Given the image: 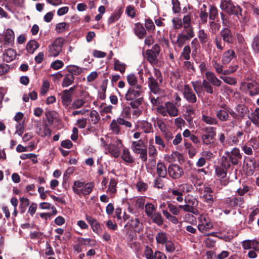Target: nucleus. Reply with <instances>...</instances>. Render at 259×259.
Instances as JSON below:
<instances>
[{
	"instance_id": "nucleus-17",
	"label": "nucleus",
	"mask_w": 259,
	"mask_h": 259,
	"mask_svg": "<svg viewBox=\"0 0 259 259\" xmlns=\"http://www.w3.org/2000/svg\"><path fill=\"white\" fill-rule=\"evenodd\" d=\"M147 83L151 93L154 94H161L162 90L160 89L159 83L152 75L148 77Z\"/></svg>"
},
{
	"instance_id": "nucleus-63",
	"label": "nucleus",
	"mask_w": 259,
	"mask_h": 259,
	"mask_svg": "<svg viewBox=\"0 0 259 259\" xmlns=\"http://www.w3.org/2000/svg\"><path fill=\"white\" fill-rule=\"evenodd\" d=\"M68 71L69 74L74 75H79L82 72V69L77 66H72L68 68Z\"/></svg>"
},
{
	"instance_id": "nucleus-34",
	"label": "nucleus",
	"mask_w": 259,
	"mask_h": 259,
	"mask_svg": "<svg viewBox=\"0 0 259 259\" xmlns=\"http://www.w3.org/2000/svg\"><path fill=\"white\" fill-rule=\"evenodd\" d=\"M156 171L159 177L165 178L167 174V169L165 164L162 162H158L156 166Z\"/></svg>"
},
{
	"instance_id": "nucleus-10",
	"label": "nucleus",
	"mask_w": 259,
	"mask_h": 259,
	"mask_svg": "<svg viewBox=\"0 0 259 259\" xmlns=\"http://www.w3.org/2000/svg\"><path fill=\"white\" fill-rule=\"evenodd\" d=\"M185 204L181 206L183 211L191 212L195 215L198 214V211L196 208L198 201L195 197L192 196H188L185 199Z\"/></svg>"
},
{
	"instance_id": "nucleus-62",
	"label": "nucleus",
	"mask_w": 259,
	"mask_h": 259,
	"mask_svg": "<svg viewBox=\"0 0 259 259\" xmlns=\"http://www.w3.org/2000/svg\"><path fill=\"white\" fill-rule=\"evenodd\" d=\"M185 147L188 150L189 157L193 158L196 153V149L190 143H186Z\"/></svg>"
},
{
	"instance_id": "nucleus-41",
	"label": "nucleus",
	"mask_w": 259,
	"mask_h": 259,
	"mask_svg": "<svg viewBox=\"0 0 259 259\" xmlns=\"http://www.w3.org/2000/svg\"><path fill=\"white\" fill-rule=\"evenodd\" d=\"M229 167H225L223 163H221V165L217 166L215 167V172L218 177L221 179L225 178L227 176L226 169Z\"/></svg>"
},
{
	"instance_id": "nucleus-30",
	"label": "nucleus",
	"mask_w": 259,
	"mask_h": 259,
	"mask_svg": "<svg viewBox=\"0 0 259 259\" xmlns=\"http://www.w3.org/2000/svg\"><path fill=\"white\" fill-rule=\"evenodd\" d=\"M246 87L251 96L259 94V85L256 82H248Z\"/></svg>"
},
{
	"instance_id": "nucleus-38",
	"label": "nucleus",
	"mask_w": 259,
	"mask_h": 259,
	"mask_svg": "<svg viewBox=\"0 0 259 259\" xmlns=\"http://www.w3.org/2000/svg\"><path fill=\"white\" fill-rule=\"evenodd\" d=\"M190 40V38L184 35V33H180L177 35L176 45L179 48H182L187 41Z\"/></svg>"
},
{
	"instance_id": "nucleus-2",
	"label": "nucleus",
	"mask_w": 259,
	"mask_h": 259,
	"mask_svg": "<svg viewBox=\"0 0 259 259\" xmlns=\"http://www.w3.org/2000/svg\"><path fill=\"white\" fill-rule=\"evenodd\" d=\"M222 158V163L226 167H230L231 164L237 165L242 158V155L237 148H234L230 152H225Z\"/></svg>"
},
{
	"instance_id": "nucleus-31",
	"label": "nucleus",
	"mask_w": 259,
	"mask_h": 259,
	"mask_svg": "<svg viewBox=\"0 0 259 259\" xmlns=\"http://www.w3.org/2000/svg\"><path fill=\"white\" fill-rule=\"evenodd\" d=\"M95 185L93 182H89L84 183L82 188H81L79 192V195L82 194L84 196L89 195L92 192Z\"/></svg>"
},
{
	"instance_id": "nucleus-50",
	"label": "nucleus",
	"mask_w": 259,
	"mask_h": 259,
	"mask_svg": "<svg viewBox=\"0 0 259 259\" xmlns=\"http://www.w3.org/2000/svg\"><path fill=\"white\" fill-rule=\"evenodd\" d=\"M202 120L209 125H216L218 123V120L216 118L205 114L202 115Z\"/></svg>"
},
{
	"instance_id": "nucleus-5",
	"label": "nucleus",
	"mask_w": 259,
	"mask_h": 259,
	"mask_svg": "<svg viewBox=\"0 0 259 259\" xmlns=\"http://www.w3.org/2000/svg\"><path fill=\"white\" fill-rule=\"evenodd\" d=\"M221 9L229 15H234L238 18L241 16L242 9L238 5H234L231 0H221Z\"/></svg>"
},
{
	"instance_id": "nucleus-14",
	"label": "nucleus",
	"mask_w": 259,
	"mask_h": 259,
	"mask_svg": "<svg viewBox=\"0 0 259 259\" xmlns=\"http://www.w3.org/2000/svg\"><path fill=\"white\" fill-rule=\"evenodd\" d=\"M117 142H118L117 145L113 144L105 145V154H110L115 158L118 157L120 155V150L118 145H120L121 147H123V146L120 140H118Z\"/></svg>"
},
{
	"instance_id": "nucleus-48",
	"label": "nucleus",
	"mask_w": 259,
	"mask_h": 259,
	"mask_svg": "<svg viewBox=\"0 0 259 259\" xmlns=\"http://www.w3.org/2000/svg\"><path fill=\"white\" fill-rule=\"evenodd\" d=\"M145 29L149 32H154L155 30V25L150 18L145 19Z\"/></svg>"
},
{
	"instance_id": "nucleus-42",
	"label": "nucleus",
	"mask_w": 259,
	"mask_h": 259,
	"mask_svg": "<svg viewBox=\"0 0 259 259\" xmlns=\"http://www.w3.org/2000/svg\"><path fill=\"white\" fill-rule=\"evenodd\" d=\"M126 65L119 61L118 60H115L114 63V69L115 71H119L121 73H123L125 72Z\"/></svg>"
},
{
	"instance_id": "nucleus-60",
	"label": "nucleus",
	"mask_w": 259,
	"mask_h": 259,
	"mask_svg": "<svg viewBox=\"0 0 259 259\" xmlns=\"http://www.w3.org/2000/svg\"><path fill=\"white\" fill-rule=\"evenodd\" d=\"M155 124L158 127L162 133H165L167 131V127L162 119H157Z\"/></svg>"
},
{
	"instance_id": "nucleus-61",
	"label": "nucleus",
	"mask_w": 259,
	"mask_h": 259,
	"mask_svg": "<svg viewBox=\"0 0 259 259\" xmlns=\"http://www.w3.org/2000/svg\"><path fill=\"white\" fill-rule=\"evenodd\" d=\"M113 106L111 105H102L100 107V113L101 115L104 116L107 113H112Z\"/></svg>"
},
{
	"instance_id": "nucleus-26",
	"label": "nucleus",
	"mask_w": 259,
	"mask_h": 259,
	"mask_svg": "<svg viewBox=\"0 0 259 259\" xmlns=\"http://www.w3.org/2000/svg\"><path fill=\"white\" fill-rule=\"evenodd\" d=\"M235 110L238 120L240 121L243 119L249 112L248 107L242 104L238 105L235 108Z\"/></svg>"
},
{
	"instance_id": "nucleus-39",
	"label": "nucleus",
	"mask_w": 259,
	"mask_h": 259,
	"mask_svg": "<svg viewBox=\"0 0 259 259\" xmlns=\"http://www.w3.org/2000/svg\"><path fill=\"white\" fill-rule=\"evenodd\" d=\"M183 205H179V206H177L171 203H167V208L168 209L169 212L174 215H178L181 212V209H182Z\"/></svg>"
},
{
	"instance_id": "nucleus-28",
	"label": "nucleus",
	"mask_w": 259,
	"mask_h": 259,
	"mask_svg": "<svg viewBox=\"0 0 259 259\" xmlns=\"http://www.w3.org/2000/svg\"><path fill=\"white\" fill-rule=\"evenodd\" d=\"M15 34L11 29H7L4 33V41L5 44L12 45L14 44Z\"/></svg>"
},
{
	"instance_id": "nucleus-35",
	"label": "nucleus",
	"mask_w": 259,
	"mask_h": 259,
	"mask_svg": "<svg viewBox=\"0 0 259 259\" xmlns=\"http://www.w3.org/2000/svg\"><path fill=\"white\" fill-rule=\"evenodd\" d=\"M248 118L256 126L259 127V108H256L251 112Z\"/></svg>"
},
{
	"instance_id": "nucleus-19",
	"label": "nucleus",
	"mask_w": 259,
	"mask_h": 259,
	"mask_svg": "<svg viewBox=\"0 0 259 259\" xmlns=\"http://www.w3.org/2000/svg\"><path fill=\"white\" fill-rule=\"evenodd\" d=\"M203 193V197L205 202L211 205L213 202V191L207 186H204L202 190H200Z\"/></svg>"
},
{
	"instance_id": "nucleus-29",
	"label": "nucleus",
	"mask_w": 259,
	"mask_h": 259,
	"mask_svg": "<svg viewBox=\"0 0 259 259\" xmlns=\"http://www.w3.org/2000/svg\"><path fill=\"white\" fill-rule=\"evenodd\" d=\"M235 57V52L232 50H229L224 53L222 59V63L224 64H228Z\"/></svg>"
},
{
	"instance_id": "nucleus-22",
	"label": "nucleus",
	"mask_w": 259,
	"mask_h": 259,
	"mask_svg": "<svg viewBox=\"0 0 259 259\" xmlns=\"http://www.w3.org/2000/svg\"><path fill=\"white\" fill-rule=\"evenodd\" d=\"M17 55L15 50L12 48L6 49L3 53V59L7 62H10L16 59Z\"/></svg>"
},
{
	"instance_id": "nucleus-46",
	"label": "nucleus",
	"mask_w": 259,
	"mask_h": 259,
	"mask_svg": "<svg viewBox=\"0 0 259 259\" xmlns=\"http://www.w3.org/2000/svg\"><path fill=\"white\" fill-rule=\"evenodd\" d=\"M20 202L19 208L20 211L22 213H23L25 211L26 207L29 204V200L24 197H21L20 198Z\"/></svg>"
},
{
	"instance_id": "nucleus-45",
	"label": "nucleus",
	"mask_w": 259,
	"mask_h": 259,
	"mask_svg": "<svg viewBox=\"0 0 259 259\" xmlns=\"http://www.w3.org/2000/svg\"><path fill=\"white\" fill-rule=\"evenodd\" d=\"M74 77L72 74H66L63 78V80L62 83L63 87H67L70 85L74 81Z\"/></svg>"
},
{
	"instance_id": "nucleus-12",
	"label": "nucleus",
	"mask_w": 259,
	"mask_h": 259,
	"mask_svg": "<svg viewBox=\"0 0 259 259\" xmlns=\"http://www.w3.org/2000/svg\"><path fill=\"white\" fill-rule=\"evenodd\" d=\"M199 224L197 228L199 231L202 233H205L208 230L213 227L212 223L210 220L205 215H201L198 218Z\"/></svg>"
},
{
	"instance_id": "nucleus-9",
	"label": "nucleus",
	"mask_w": 259,
	"mask_h": 259,
	"mask_svg": "<svg viewBox=\"0 0 259 259\" xmlns=\"http://www.w3.org/2000/svg\"><path fill=\"white\" fill-rule=\"evenodd\" d=\"M65 40L62 37L56 38L48 47V53L49 56L56 57L58 56L62 51L63 46Z\"/></svg>"
},
{
	"instance_id": "nucleus-54",
	"label": "nucleus",
	"mask_w": 259,
	"mask_h": 259,
	"mask_svg": "<svg viewBox=\"0 0 259 259\" xmlns=\"http://www.w3.org/2000/svg\"><path fill=\"white\" fill-rule=\"evenodd\" d=\"M191 49L189 45L185 46L181 54L180 57L184 58L186 60H188L190 58Z\"/></svg>"
},
{
	"instance_id": "nucleus-3",
	"label": "nucleus",
	"mask_w": 259,
	"mask_h": 259,
	"mask_svg": "<svg viewBox=\"0 0 259 259\" xmlns=\"http://www.w3.org/2000/svg\"><path fill=\"white\" fill-rule=\"evenodd\" d=\"M156 111L162 116L176 117L179 115V109L171 102H166L164 105H160L156 108Z\"/></svg>"
},
{
	"instance_id": "nucleus-6",
	"label": "nucleus",
	"mask_w": 259,
	"mask_h": 259,
	"mask_svg": "<svg viewBox=\"0 0 259 259\" xmlns=\"http://www.w3.org/2000/svg\"><path fill=\"white\" fill-rule=\"evenodd\" d=\"M191 187V186L187 184H182L178 187L169 189L168 192L171 198L176 199L178 202H182L183 201L184 193L189 192Z\"/></svg>"
},
{
	"instance_id": "nucleus-24",
	"label": "nucleus",
	"mask_w": 259,
	"mask_h": 259,
	"mask_svg": "<svg viewBox=\"0 0 259 259\" xmlns=\"http://www.w3.org/2000/svg\"><path fill=\"white\" fill-rule=\"evenodd\" d=\"M134 31L135 35L141 39H143L147 34L146 30L139 22L134 24Z\"/></svg>"
},
{
	"instance_id": "nucleus-16",
	"label": "nucleus",
	"mask_w": 259,
	"mask_h": 259,
	"mask_svg": "<svg viewBox=\"0 0 259 259\" xmlns=\"http://www.w3.org/2000/svg\"><path fill=\"white\" fill-rule=\"evenodd\" d=\"M184 98L189 103H195L197 101V97L192 89L188 84H185L183 90Z\"/></svg>"
},
{
	"instance_id": "nucleus-1",
	"label": "nucleus",
	"mask_w": 259,
	"mask_h": 259,
	"mask_svg": "<svg viewBox=\"0 0 259 259\" xmlns=\"http://www.w3.org/2000/svg\"><path fill=\"white\" fill-rule=\"evenodd\" d=\"M143 91L141 85L130 87L127 90L125 95V100L129 102L131 107L140 106L143 102Z\"/></svg>"
},
{
	"instance_id": "nucleus-43",
	"label": "nucleus",
	"mask_w": 259,
	"mask_h": 259,
	"mask_svg": "<svg viewBox=\"0 0 259 259\" xmlns=\"http://www.w3.org/2000/svg\"><path fill=\"white\" fill-rule=\"evenodd\" d=\"M198 37L200 43L203 45L208 42L209 40L208 35L205 32L203 29H200L198 32Z\"/></svg>"
},
{
	"instance_id": "nucleus-20",
	"label": "nucleus",
	"mask_w": 259,
	"mask_h": 259,
	"mask_svg": "<svg viewBox=\"0 0 259 259\" xmlns=\"http://www.w3.org/2000/svg\"><path fill=\"white\" fill-rule=\"evenodd\" d=\"M245 138L244 132L242 131H239L234 135L231 136L229 140L232 145H238L244 141Z\"/></svg>"
},
{
	"instance_id": "nucleus-13",
	"label": "nucleus",
	"mask_w": 259,
	"mask_h": 259,
	"mask_svg": "<svg viewBox=\"0 0 259 259\" xmlns=\"http://www.w3.org/2000/svg\"><path fill=\"white\" fill-rule=\"evenodd\" d=\"M135 130H142L145 134L153 132L152 125L150 122L145 120H138L135 124Z\"/></svg>"
},
{
	"instance_id": "nucleus-55",
	"label": "nucleus",
	"mask_w": 259,
	"mask_h": 259,
	"mask_svg": "<svg viewBox=\"0 0 259 259\" xmlns=\"http://www.w3.org/2000/svg\"><path fill=\"white\" fill-rule=\"evenodd\" d=\"M126 79L128 83L131 86V87H136L138 85V79L134 74L131 73L127 75Z\"/></svg>"
},
{
	"instance_id": "nucleus-33",
	"label": "nucleus",
	"mask_w": 259,
	"mask_h": 259,
	"mask_svg": "<svg viewBox=\"0 0 259 259\" xmlns=\"http://www.w3.org/2000/svg\"><path fill=\"white\" fill-rule=\"evenodd\" d=\"M121 158L124 161L128 163H132L134 161V159L130 151L125 147H124L122 150Z\"/></svg>"
},
{
	"instance_id": "nucleus-23",
	"label": "nucleus",
	"mask_w": 259,
	"mask_h": 259,
	"mask_svg": "<svg viewBox=\"0 0 259 259\" xmlns=\"http://www.w3.org/2000/svg\"><path fill=\"white\" fill-rule=\"evenodd\" d=\"M242 247L244 249H253L259 250V242L256 240H246L242 243Z\"/></svg>"
},
{
	"instance_id": "nucleus-58",
	"label": "nucleus",
	"mask_w": 259,
	"mask_h": 259,
	"mask_svg": "<svg viewBox=\"0 0 259 259\" xmlns=\"http://www.w3.org/2000/svg\"><path fill=\"white\" fill-rule=\"evenodd\" d=\"M68 24L66 22H61L56 25L55 29L58 33H61L68 29Z\"/></svg>"
},
{
	"instance_id": "nucleus-32",
	"label": "nucleus",
	"mask_w": 259,
	"mask_h": 259,
	"mask_svg": "<svg viewBox=\"0 0 259 259\" xmlns=\"http://www.w3.org/2000/svg\"><path fill=\"white\" fill-rule=\"evenodd\" d=\"M144 148L146 147L145 145L144 141L141 139L132 142L131 148L132 151L135 153L139 152V151L142 150Z\"/></svg>"
},
{
	"instance_id": "nucleus-4",
	"label": "nucleus",
	"mask_w": 259,
	"mask_h": 259,
	"mask_svg": "<svg viewBox=\"0 0 259 259\" xmlns=\"http://www.w3.org/2000/svg\"><path fill=\"white\" fill-rule=\"evenodd\" d=\"M192 87L195 93L199 97H202L204 95V92L210 94L213 93V88L206 80L201 81H192Z\"/></svg>"
},
{
	"instance_id": "nucleus-27",
	"label": "nucleus",
	"mask_w": 259,
	"mask_h": 259,
	"mask_svg": "<svg viewBox=\"0 0 259 259\" xmlns=\"http://www.w3.org/2000/svg\"><path fill=\"white\" fill-rule=\"evenodd\" d=\"M220 37L223 38L224 42H226L228 44H232L233 42V37L231 30L227 28H224L220 32Z\"/></svg>"
},
{
	"instance_id": "nucleus-11",
	"label": "nucleus",
	"mask_w": 259,
	"mask_h": 259,
	"mask_svg": "<svg viewBox=\"0 0 259 259\" xmlns=\"http://www.w3.org/2000/svg\"><path fill=\"white\" fill-rule=\"evenodd\" d=\"M160 51V47L157 44L154 45L152 49L146 51V58L152 65H156L158 62L157 56Z\"/></svg>"
},
{
	"instance_id": "nucleus-44",
	"label": "nucleus",
	"mask_w": 259,
	"mask_h": 259,
	"mask_svg": "<svg viewBox=\"0 0 259 259\" xmlns=\"http://www.w3.org/2000/svg\"><path fill=\"white\" fill-rule=\"evenodd\" d=\"M37 133L41 137L50 136L51 134V130L47 124L40 127Z\"/></svg>"
},
{
	"instance_id": "nucleus-36",
	"label": "nucleus",
	"mask_w": 259,
	"mask_h": 259,
	"mask_svg": "<svg viewBox=\"0 0 259 259\" xmlns=\"http://www.w3.org/2000/svg\"><path fill=\"white\" fill-rule=\"evenodd\" d=\"M155 239L157 244L164 245L168 241L167 235L162 231L158 232L155 236Z\"/></svg>"
},
{
	"instance_id": "nucleus-25",
	"label": "nucleus",
	"mask_w": 259,
	"mask_h": 259,
	"mask_svg": "<svg viewBox=\"0 0 259 259\" xmlns=\"http://www.w3.org/2000/svg\"><path fill=\"white\" fill-rule=\"evenodd\" d=\"M206 80L214 86L220 87L221 85L222 81L219 79L213 72L211 71H206L205 73Z\"/></svg>"
},
{
	"instance_id": "nucleus-51",
	"label": "nucleus",
	"mask_w": 259,
	"mask_h": 259,
	"mask_svg": "<svg viewBox=\"0 0 259 259\" xmlns=\"http://www.w3.org/2000/svg\"><path fill=\"white\" fill-rule=\"evenodd\" d=\"M162 212L168 221L171 222L174 224H178L179 221L178 219L175 216H174V215L171 214L170 212H169L167 210H162Z\"/></svg>"
},
{
	"instance_id": "nucleus-40",
	"label": "nucleus",
	"mask_w": 259,
	"mask_h": 259,
	"mask_svg": "<svg viewBox=\"0 0 259 259\" xmlns=\"http://www.w3.org/2000/svg\"><path fill=\"white\" fill-rule=\"evenodd\" d=\"M61 98L62 104L64 106H67L70 103L72 100L71 93L69 92V91L65 90L62 93Z\"/></svg>"
},
{
	"instance_id": "nucleus-49",
	"label": "nucleus",
	"mask_w": 259,
	"mask_h": 259,
	"mask_svg": "<svg viewBox=\"0 0 259 259\" xmlns=\"http://www.w3.org/2000/svg\"><path fill=\"white\" fill-rule=\"evenodd\" d=\"M145 213L148 217H151L156 212V207L151 203H148L145 205Z\"/></svg>"
},
{
	"instance_id": "nucleus-57",
	"label": "nucleus",
	"mask_w": 259,
	"mask_h": 259,
	"mask_svg": "<svg viewBox=\"0 0 259 259\" xmlns=\"http://www.w3.org/2000/svg\"><path fill=\"white\" fill-rule=\"evenodd\" d=\"M183 28L184 29L182 33H184V35L189 38L191 39L195 36V33L192 26H187V27Z\"/></svg>"
},
{
	"instance_id": "nucleus-56",
	"label": "nucleus",
	"mask_w": 259,
	"mask_h": 259,
	"mask_svg": "<svg viewBox=\"0 0 259 259\" xmlns=\"http://www.w3.org/2000/svg\"><path fill=\"white\" fill-rule=\"evenodd\" d=\"M231 206L241 205L243 203V199L241 197H233L228 202Z\"/></svg>"
},
{
	"instance_id": "nucleus-64",
	"label": "nucleus",
	"mask_w": 259,
	"mask_h": 259,
	"mask_svg": "<svg viewBox=\"0 0 259 259\" xmlns=\"http://www.w3.org/2000/svg\"><path fill=\"white\" fill-rule=\"evenodd\" d=\"M116 181L114 179H111L110 181L108 191L111 194H114L116 192Z\"/></svg>"
},
{
	"instance_id": "nucleus-7",
	"label": "nucleus",
	"mask_w": 259,
	"mask_h": 259,
	"mask_svg": "<svg viewBox=\"0 0 259 259\" xmlns=\"http://www.w3.org/2000/svg\"><path fill=\"white\" fill-rule=\"evenodd\" d=\"M120 125H124L125 127L129 128L132 126V124L130 121L125 120L122 117H118L112 120L109 125V130L113 134L119 135L121 133Z\"/></svg>"
},
{
	"instance_id": "nucleus-15",
	"label": "nucleus",
	"mask_w": 259,
	"mask_h": 259,
	"mask_svg": "<svg viewBox=\"0 0 259 259\" xmlns=\"http://www.w3.org/2000/svg\"><path fill=\"white\" fill-rule=\"evenodd\" d=\"M168 174L172 179H179L184 174L183 168L176 164H171L167 168Z\"/></svg>"
},
{
	"instance_id": "nucleus-37",
	"label": "nucleus",
	"mask_w": 259,
	"mask_h": 259,
	"mask_svg": "<svg viewBox=\"0 0 259 259\" xmlns=\"http://www.w3.org/2000/svg\"><path fill=\"white\" fill-rule=\"evenodd\" d=\"M39 47V45L36 40H31L27 43L26 49L28 53L33 54Z\"/></svg>"
},
{
	"instance_id": "nucleus-52",
	"label": "nucleus",
	"mask_w": 259,
	"mask_h": 259,
	"mask_svg": "<svg viewBox=\"0 0 259 259\" xmlns=\"http://www.w3.org/2000/svg\"><path fill=\"white\" fill-rule=\"evenodd\" d=\"M190 175L189 178L190 181L194 184L196 185L198 180V174H199V169H192L190 171Z\"/></svg>"
},
{
	"instance_id": "nucleus-18",
	"label": "nucleus",
	"mask_w": 259,
	"mask_h": 259,
	"mask_svg": "<svg viewBox=\"0 0 259 259\" xmlns=\"http://www.w3.org/2000/svg\"><path fill=\"white\" fill-rule=\"evenodd\" d=\"M244 169L248 175H252L256 169L255 160L253 158H247L245 161Z\"/></svg>"
},
{
	"instance_id": "nucleus-8",
	"label": "nucleus",
	"mask_w": 259,
	"mask_h": 259,
	"mask_svg": "<svg viewBox=\"0 0 259 259\" xmlns=\"http://www.w3.org/2000/svg\"><path fill=\"white\" fill-rule=\"evenodd\" d=\"M204 131L205 133L201 136L202 143L206 146L213 145L216 136L215 128L207 126L204 129Z\"/></svg>"
},
{
	"instance_id": "nucleus-21",
	"label": "nucleus",
	"mask_w": 259,
	"mask_h": 259,
	"mask_svg": "<svg viewBox=\"0 0 259 259\" xmlns=\"http://www.w3.org/2000/svg\"><path fill=\"white\" fill-rule=\"evenodd\" d=\"M221 108L217 110L216 116L221 121H227L229 118V115L228 114L227 105L223 104L221 106Z\"/></svg>"
},
{
	"instance_id": "nucleus-59",
	"label": "nucleus",
	"mask_w": 259,
	"mask_h": 259,
	"mask_svg": "<svg viewBox=\"0 0 259 259\" xmlns=\"http://www.w3.org/2000/svg\"><path fill=\"white\" fill-rule=\"evenodd\" d=\"M212 65L218 73L224 75V70H223V66L222 65L218 63L215 60L213 59L212 61Z\"/></svg>"
},
{
	"instance_id": "nucleus-47",
	"label": "nucleus",
	"mask_w": 259,
	"mask_h": 259,
	"mask_svg": "<svg viewBox=\"0 0 259 259\" xmlns=\"http://www.w3.org/2000/svg\"><path fill=\"white\" fill-rule=\"evenodd\" d=\"M150 218L152 220V221L154 223H156L158 226H161L163 223V220L162 215L159 212H155Z\"/></svg>"
},
{
	"instance_id": "nucleus-53",
	"label": "nucleus",
	"mask_w": 259,
	"mask_h": 259,
	"mask_svg": "<svg viewBox=\"0 0 259 259\" xmlns=\"http://www.w3.org/2000/svg\"><path fill=\"white\" fill-rule=\"evenodd\" d=\"M84 184V182L79 180L74 181L72 186V190L73 192L76 194L79 195V192L81 188H82Z\"/></svg>"
}]
</instances>
